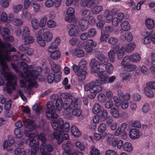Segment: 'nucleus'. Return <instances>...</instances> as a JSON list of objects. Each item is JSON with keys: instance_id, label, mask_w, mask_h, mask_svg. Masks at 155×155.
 Returning a JSON list of instances; mask_svg holds the SVG:
<instances>
[{"instance_id": "f257e3e1", "label": "nucleus", "mask_w": 155, "mask_h": 155, "mask_svg": "<svg viewBox=\"0 0 155 155\" xmlns=\"http://www.w3.org/2000/svg\"><path fill=\"white\" fill-rule=\"evenodd\" d=\"M11 66L15 71L16 72L19 71L18 67L21 66L23 68V71L24 74L21 73V75L23 79L28 82V87L29 89H31L33 87H37L38 84L36 80L38 78L42 71V69L40 66H38L35 70H32L34 67L32 65L28 66L24 62L18 63L17 66L14 63H12Z\"/></svg>"}, {"instance_id": "f03ea898", "label": "nucleus", "mask_w": 155, "mask_h": 155, "mask_svg": "<svg viewBox=\"0 0 155 155\" xmlns=\"http://www.w3.org/2000/svg\"><path fill=\"white\" fill-rule=\"evenodd\" d=\"M96 57L98 59L100 63L93 58L91 60L90 65L91 68V72L97 75L99 78L97 82L101 84L106 83L107 59L104 55L101 54L96 55Z\"/></svg>"}, {"instance_id": "7ed1b4c3", "label": "nucleus", "mask_w": 155, "mask_h": 155, "mask_svg": "<svg viewBox=\"0 0 155 155\" xmlns=\"http://www.w3.org/2000/svg\"><path fill=\"white\" fill-rule=\"evenodd\" d=\"M70 94L65 93L62 94V96L65 99L64 104V114L68 115L70 114L76 116H79L81 114L80 109L81 101L78 98L76 99L73 97L71 96Z\"/></svg>"}, {"instance_id": "20e7f679", "label": "nucleus", "mask_w": 155, "mask_h": 155, "mask_svg": "<svg viewBox=\"0 0 155 155\" xmlns=\"http://www.w3.org/2000/svg\"><path fill=\"white\" fill-rule=\"evenodd\" d=\"M51 125L53 129L58 131L59 134L57 132H54L53 136L54 138L58 140V143L61 144L63 141L61 135L64 132H68L70 129V124L68 123L65 122L61 118H59L57 121L54 120L51 122Z\"/></svg>"}, {"instance_id": "39448f33", "label": "nucleus", "mask_w": 155, "mask_h": 155, "mask_svg": "<svg viewBox=\"0 0 155 155\" xmlns=\"http://www.w3.org/2000/svg\"><path fill=\"white\" fill-rule=\"evenodd\" d=\"M97 80V82L91 81L86 84L84 87V90L86 91H89L90 92L92 93V94H89L88 97L91 99L94 98L97 93L101 91L102 89L101 86L98 84V83ZM100 84V83H99Z\"/></svg>"}, {"instance_id": "423d86ee", "label": "nucleus", "mask_w": 155, "mask_h": 155, "mask_svg": "<svg viewBox=\"0 0 155 155\" xmlns=\"http://www.w3.org/2000/svg\"><path fill=\"white\" fill-rule=\"evenodd\" d=\"M48 110L46 113V116L49 119L56 118L58 117V115L55 113V109L53 103L48 101L47 105Z\"/></svg>"}, {"instance_id": "0eeeda50", "label": "nucleus", "mask_w": 155, "mask_h": 155, "mask_svg": "<svg viewBox=\"0 0 155 155\" xmlns=\"http://www.w3.org/2000/svg\"><path fill=\"white\" fill-rule=\"evenodd\" d=\"M38 32L41 36L42 35L44 39L47 42L51 41L53 38L52 33L47 28H41L39 30Z\"/></svg>"}, {"instance_id": "6e6552de", "label": "nucleus", "mask_w": 155, "mask_h": 155, "mask_svg": "<svg viewBox=\"0 0 155 155\" xmlns=\"http://www.w3.org/2000/svg\"><path fill=\"white\" fill-rule=\"evenodd\" d=\"M127 58H124L122 61L121 64L123 66L124 69L126 71H132L136 68V66L134 64H128L127 63Z\"/></svg>"}, {"instance_id": "1a4fd4ad", "label": "nucleus", "mask_w": 155, "mask_h": 155, "mask_svg": "<svg viewBox=\"0 0 155 155\" xmlns=\"http://www.w3.org/2000/svg\"><path fill=\"white\" fill-rule=\"evenodd\" d=\"M75 12V9L73 8L69 7L66 12L67 16L65 18V21L68 22L74 21L75 19L74 15Z\"/></svg>"}, {"instance_id": "9d476101", "label": "nucleus", "mask_w": 155, "mask_h": 155, "mask_svg": "<svg viewBox=\"0 0 155 155\" xmlns=\"http://www.w3.org/2000/svg\"><path fill=\"white\" fill-rule=\"evenodd\" d=\"M67 28H70V29L68 31V34L70 36L77 37L79 35L80 31L77 26L69 25L67 26Z\"/></svg>"}, {"instance_id": "9b49d317", "label": "nucleus", "mask_w": 155, "mask_h": 155, "mask_svg": "<svg viewBox=\"0 0 155 155\" xmlns=\"http://www.w3.org/2000/svg\"><path fill=\"white\" fill-rule=\"evenodd\" d=\"M97 43L92 39L87 40L84 47L85 50L88 53H91L93 49V47H95L97 46Z\"/></svg>"}, {"instance_id": "f8f14e48", "label": "nucleus", "mask_w": 155, "mask_h": 155, "mask_svg": "<svg viewBox=\"0 0 155 155\" xmlns=\"http://www.w3.org/2000/svg\"><path fill=\"white\" fill-rule=\"evenodd\" d=\"M73 144L70 141H68L62 144V147L64 150L63 155H71L70 154V149L72 147Z\"/></svg>"}, {"instance_id": "ddd939ff", "label": "nucleus", "mask_w": 155, "mask_h": 155, "mask_svg": "<svg viewBox=\"0 0 155 155\" xmlns=\"http://www.w3.org/2000/svg\"><path fill=\"white\" fill-rule=\"evenodd\" d=\"M12 16V14H9L8 17L7 14L5 12H2L0 13V23L2 22L4 23H10L11 20L9 18H11Z\"/></svg>"}, {"instance_id": "4468645a", "label": "nucleus", "mask_w": 155, "mask_h": 155, "mask_svg": "<svg viewBox=\"0 0 155 155\" xmlns=\"http://www.w3.org/2000/svg\"><path fill=\"white\" fill-rule=\"evenodd\" d=\"M70 53L73 55L79 58L83 57L85 54L84 51L80 48L72 49L70 51Z\"/></svg>"}, {"instance_id": "2eb2a0df", "label": "nucleus", "mask_w": 155, "mask_h": 155, "mask_svg": "<svg viewBox=\"0 0 155 155\" xmlns=\"http://www.w3.org/2000/svg\"><path fill=\"white\" fill-rule=\"evenodd\" d=\"M25 134L26 136H29V139L30 141L29 146L31 147L35 145L36 142V141L34 138L36 136V135H37V133L35 134L32 133L29 135V132L25 131Z\"/></svg>"}, {"instance_id": "dca6fc26", "label": "nucleus", "mask_w": 155, "mask_h": 155, "mask_svg": "<svg viewBox=\"0 0 155 155\" xmlns=\"http://www.w3.org/2000/svg\"><path fill=\"white\" fill-rule=\"evenodd\" d=\"M89 24L86 20H80L79 22V28L82 31L86 30L88 28Z\"/></svg>"}, {"instance_id": "f3484780", "label": "nucleus", "mask_w": 155, "mask_h": 155, "mask_svg": "<svg viewBox=\"0 0 155 155\" xmlns=\"http://www.w3.org/2000/svg\"><path fill=\"white\" fill-rule=\"evenodd\" d=\"M129 136L132 139L139 138L140 137L139 130L135 128L132 129L130 131Z\"/></svg>"}, {"instance_id": "a211bd4d", "label": "nucleus", "mask_w": 155, "mask_h": 155, "mask_svg": "<svg viewBox=\"0 0 155 155\" xmlns=\"http://www.w3.org/2000/svg\"><path fill=\"white\" fill-rule=\"evenodd\" d=\"M35 37L37 43L39 45L42 47H44L46 45L45 41L38 32L35 35Z\"/></svg>"}, {"instance_id": "6ab92c4d", "label": "nucleus", "mask_w": 155, "mask_h": 155, "mask_svg": "<svg viewBox=\"0 0 155 155\" xmlns=\"http://www.w3.org/2000/svg\"><path fill=\"white\" fill-rule=\"evenodd\" d=\"M124 58H127V60L128 59L132 62H137L140 59V57L137 53H134L130 56H126Z\"/></svg>"}, {"instance_id": "aec40b11", "label": "nucleus", "mask_w": 155, "mask_h": 155, "mask_svg": "<svg viewBox=\"0 0 155 155\" xmlns=\"http://www.w3.org/2000/svg\"><path fill=\"white\" fill-rule=\"evenodd\" d=\"M114 135L109 134H107V144L112 145L114 147L116 146V142Z\"/></svg>"}, {"instance_id": "412c9836", "label": "nucleus", "mask_w": 155, "mask_h": 155, "mask_svg": "<svg viewBox=\"0 0 155 155\" xmlns=\"http://www.w3.org/2000/svg\"><path fill=\"white\" fill-rule=\"evenodd\" d=\"M71 130L72 134L75 137H78L81 135V131L75 126H72L71 128Z\"/></svg>"}, {"instance_id": "4be33fe9", "label": "nucleus", "mask_w": 155, "mask_h": 155, "mask_svg": "<svg viewBox=\"0 0 155 155\" xmlns=\"http://www.w3.org/2000/svg\"><path fill=\"white\" fill-rule=\"evenodd\" d=\"M30 152L29 149L25 150L23 149L18 148H17L15 151V155H26L28 154Z\"/></svg>"}, {"instance_id": "5701e85b", "label": "nucleus", "mask_w": 155, "mask_h": 155, "mask_svg": "<svg viewBox=\"0 0 155 155\" xmlns=\"http://www.w3.org/2000/svg\"><path fill=\"white\" fill-rule=\"evenodd\" d=\"M50 57L53 60H57L61 57V53L58 50L50 52Z\"/></svg>"}, {"instance_id": "b1692460", "label": "nucleus", "mask_w": 155, "mask_h": 155, "mask_svg": "<svg viewBox=\"0 0 155 155\" xmlns=\"http://www.w3.org/2000/svg\"><path fill=\"white\" fill-rule=\"evenodd\" d=\"M25 45L31 44L33 43L35 40L34 37L29 35L22 38Z\"/></svg>"}, {"instance_id": "393cba45", "label": "nucleus", "mask_w": 155, "mask_h": 155, "mask_svg": "<svg viewBox=\"0 0 155 155\" xmlns=\"http://www.w3.org/2000/svg\"><path fill=\"white\" fill-rule=\"evenodd\" d=\"M65 100L64 101H65ZM64 101L63 103V101L61 98L58 99L56 102L55 105L57 110L59 111H61L62 108H64Z\"/></svg>"}, {"instance_id": "a878e982", "label": "nucleus", "mask_w": 155, "mask_h": 155, "mask_svg": "<svg viewBox=\"0 0 155 155\" xmlns=\"http://www.w3.org/2000/svg\"><path fill=\"white\" fill-rule=\"evenodd\" d=\"M86 71L84 70L81 69L79 70L77 74L79 80L80 81L84 80L86 78Z\"/></svg>"}, {"instance_id": "bb28decb", "label": "nucleus", "mask_w": 155, "mask_h": 155, "mask_svg": "<svg viewBox=\"0 0 155 155\" xmlns=\"http://www.w3.org/2000/svg\"><path fill=\"white\" fill-rule=\"evenodd\" d=\"M145 24L147 27L149 29H152L153 28L155 25L154 20L151 18L146 19Z\"/></svg>"}, {"instance_id": "cd10ccee", "label": "nucleus", "mask_w": 155, "mask_h": 155, "mask_svg": "<svg viewBox=\"0 0 155 155\" xmlns=\"http://www.w3.org/2000/svg\"><path fill=\"white\" fill-rule=\"evenodd\" d=\"M123 148L124 151L127 152H130L133 150L132 144L129 142H125L123 145Z\"/></svg>"}, {"instance_id": "c85d7f7f", "label": "nucleus", "mask_w": 155, "mask_h": 155, "mask_svg": "<svg viewBox=\"0 0 155 155\" xmlns=\"http://www.w3.org/2000/svg\"><path fill=\"white\" fill-rule=\"evenodd\" d=\"M110 19H111L112 24L113 25L115 26H117L118 25L119 21L117 18L114 17L113 18L112 15H107V22H110Z\"/></svg>"}, {"instance_id": "c756f323", "label": "nucleus", "mask_w": 155, "mask_h": 155, "mask_svg": "<svg viewBox=\"0 0 155 155\" xmlns=\"http://www.w3.org/2000/svg\"><path fill=\"white\" fill-rule=\"evenodd\" d=\"M31 24L33 29L37 30L39 27V23L38 20L36 18H32L31 20Z\"/></svg>"}, {"instance_id": "7c9ffc66", "label": "nucleus", "mask_w": 155, "mask_h": 155, "mask_svg": "<svg viewBox=\"0 0 155 155\" xmlns=\"http://www.w3.org/2000/svg\"><path fill=\"white\" fill-rule=\"evenodd\" d=\"M92 0H81L80 5L82 7H86L90 8L91 7Z\"/></svg>"}, {"instance_id": "2f4dec72", "label": "nucleus", "mask_w": 155, "mask_h": 155, "mask_svg": "<svg viewBox=\"0 0 155 155\" xmlns=\"http://www.w3.org/2000/svg\"><path fill=\"white\" fill-rule=\"evenodd\" d=\"M21 16L22 18L28 20H30L32 17L31 15L26 10H22Z\"/></svg>"}, {"instance_id": "473e14b6", "label": "nucleus", "mask_w": 155, "mask_h": 155, "mask_svg": "<svg viewBox=\"0 0 155 155\" xmlns=\"http://www.w3.org/2000/svg\"><path fill=\"white\" fill-rule=\"evenodd\" d=\"M92 111L93 113L96 114L102 111V109L99 104L95 103L93 107Z\"/></svg>"}, {"instance_id": "72a5a7b5", "label": "nucleus", "mask_w": 155, "mask_h": 155, "mask_svg": "<svg viewBox=\"0 0 155 155\" xmlns=\"http://www.w3.org/2000/svg\"><path fill=\"white\" fill-rule=\"evenodd\" d=\"M120 76L122 78L123 81L128 80L132 76V74L128 72H123L120 74Z\"/></svg>"}, {"instance_id": "f704fd0d", "label": "nucleus", "mask_w": 155, "mask_h": 155, "mask_svg": "<svg viewBox=\"0 0 155 155\" xmlns=\"http://www.w3.org/2000/svg\"><path fill=\"white\" fill-rule=\"evenodd\" d=\"M135 47V44L133 43H130L124 48V50L128 53H130L132 51Z\"/></svg>"}, {"instance_id": "c9c22d12", "label": "nucleus", "mask_w": 155, "mask_h": 155, "mask_svg": "<svg viewBox=\"0 0 155 155\" xmlns=\"http://www.w3.org/2000/svg\"><path fill=\"white\" fill-rule=\"evenodd\" d=\"M91 15V11L88 9L82 10L81 12L82 20H86Z\"/></svg>"}, {"instance_id": "e433bc0d", "label": "nucleus", "mask_w": 155, "mask_h": 155, "mask_svg": "<svg viewBox=\"0 0 155 155\" xmlns=\"http://www.w3.org/2000/svg\"><path fill=\"white\" fill-rule=\"evenodd\" d=\"M122 29L124 31L129 30L130 28V26L127 21H125L122 22L120 24Z\"/></svg>"}, {"instance_id": "4c0bfd02", "label": "nucleus", "mask_w": 155, "mask_h": 155, "mask_svg": "<svg viewBox=\"0 0 155 155\" xmlns=\"http://www.w3.org/2000/svg\"><path fill=\"white\" fill-rule=\"evenodd\" d=\"M103 9V7L102 6H96L91 9V12L93 14H97L102 11Z\"/></svg>"}, {"instance_id": "58836bf2", "label": "nucleus", "mask_w": 155, "mask_h": 155, "mask_svg": "<svg viewBox=\"0 0 155 155\" xmlns=\"http://www.w3.org/2000/svg\"><path fill=\"white\" fill-rule=\"evenodd\" d=\"M3 148L7 151H11L13 148V146L11 145L8 142L7 140H5L3 144Z\"/></svg>"}, {"instance_id": "ea45409f", "label": "nucleus", "mask_w": 155, "mask_h": 155, "mask_svg": "<svg viewBox=\"0 0 155 155\" xmlns=\"http://www.w3.org/2000/svg\"><path fill=\"white\" fill-rule=\"evenodd\" d=\"M47 18L46 16H44L40 20L39 23V26L41 28L45 27L46 25L47 22Z\"/></svg>"}, {"instance_id": "a19ab883", "label": "nucleus", "mask_w": 155, "mask_h": 155, "mask_svg": "<svg viewBox=\"0 0 155 155\" xmlns=\"http://www.w3.org/2000/svg\"><path fill=\"white\" fill-rule=\"evenodd\" d=\"M23 21L21 18H15L13 19L12 23L15 26H19L23 24Z\"/></svg>"}, {"instance_id": "79ce46f5", "label": "nucleus", "mask_w": 155, "mask_h": 155, "mask_svg": "<svg viewBox=\"0 0 155 155\" xmlns=\"http://www.w3.org/2000/svg\"><path fill=\"white\" fill-rule=\"evenodd\" d=\"M110 112L111 115L114 117L117 118L119 116L118 111L114 107L110 109Z\"/></svg>"}, {"instance_id": "37998d69", "label": "nucleus", "mask_w": 155, "mask_h": 155, "mask_svg": "<svg viewBox=\"0 0 155 155\" xmlns=\"http://www.w3.org/2000/svg\"><path fill=\"white\" fill-rule=\"evenodd\" d=\"M10 32V30L6 27L3 28L2 31L0 32V34L2 36L4 39H5L6 35H8Z\"/></svg>"}, {"instance_id": "c03bdc74", "label": "nucleus", "mask_w": 155, "mask_h": 155, "mask_svg": "<svg viewBox=\"0 0 155 155\" xmlns=\"http://www.w3.org/2000/svg\"><path fill=\"white\" fill-rule=\"evenodd\" d=\"M97 33L96 29L94 28H91L89 30L87 33L90 38H93L96 35Z\"/></svg>"}, {"instance_id": "a18cd8bd", "label": "nucleus", "mask_w": 155, "mask_h": 155, "mask_svg": "<svg viewBox=\"0 0 155 155\" xmlns=\"http://www.w3.org/2000/svg\"><path fill=\"white\" fill-rule=\"evenodd\" d=\"M100 40L102 42H106L107 41V30L106 28L101 30Z\"/></svg>"}, {"instance_id": "49530a36", "label": "nucleus", "mask_w": 155, "mask_h": 155, "mask_svg": "<svg viewBox=\"0 0 155 155\" xmlns=\"http://www.w3.org/2000/svg\"><path fill=\"white\" fill-rule=\"evenodd\" d=\"M30 34V31L29 28L26 26H25L23 28L22 38Z\"/></svg>"}, {"instance_id": "de8ad7c7", "label": "nucleus", "mask_w": 155, "mask_h": 155, "mask_svg": "<svg viewBox=\"0 0 155 155\" xmlns=\"http://www.w3.org/2000/svg\"><path fill=\"white\" fill-rule=\"evenodd\" d=\"M22 8L23 6L22 5L18 4L13 6V10L15 13H18L21 11Z\"/></svg>"}, {"instance_id": "09e8293b", "label": "nucleus", "mask_w": 155, "mask_h": 155, "mask_svg": "<svg viewBox=\"0 0 155 155\" xmlns=\"http://www.w3.org/2000/svg\"><path fill=\"white\" fill-rule=\"evenodd\" d=\"M56 25V22L52 19L49 20L47 22V26L49 28H54Z\"/></svg>"}, {"instance_id": "8fccbe9b", "label": "nucleus", "mask_w": 155, "mask_h": 155, "mask_svg": "<svg viewBox=\"0 0 155 155\" xmlns=\"http://www.w3.org/2000/svg\"><path fill=\"white\" fill-rule=\"evenodd\" d=\"M31 6L33 8L34 12H38L40 8V5L35 2H31Z\"/></svg>"}, {"instance_id": "3c124183", "label": "nucleus", "mask_w": 155, "mask_h": 155, "mask_svg": "<svg viewBox=\"0 0 155 155\" xmlns=\"http://www.w3.org/2000/svg\"><path fill=\"white\" fill-rule=\"evenodd\" d=\"M79 2V0H66L65 5L67 6H69L72 4L76 5Z\"/></svg>"}, {"instance_id": "603ef678", "label": "nucleus", "mask_w": 155, "mask_h": 155, "mask_svg": "<svg viewBox=\"0 0 155 155\" xmlns=\"http://www.w3.org/2000/svg\"><path fill=\"white\" fill-rule=\"evenodd\" d=\"M144 91L146 95L149 97H152L153 96V93L152 91L148 87H145Z\"/></svg>"}, {"instance_id": "864d4df0", "label": "nucleus", "mask_w": 155, "mask_h": 155, "mask_svg": "<svg viewBox=\"0 0 155 155\" xmlns=\"http://www.w3.org/2000/svg\"><path fill=\"white\" fill-rule=\"evenodd\" d=\"M51 65V69L54 71V73H56L59 71H61L60 70V66L54 63H52Z\"/></svg>"}, {"instance_id": "5fc2aeb1", "label": "nucleus", "mask_w": 155, "mask_h": 155, "mask_svg": "<svg viewBox=\"0 0 155 155\" xmlns=\"http://www.w3.org/2000/svg\"><path fill=\"white\" fill-rule=\"evenodd\" d=\"M0 5L3 8H7L9 6V1L8 0H0Z\"/></svg>"}, {"instance_id": "6e6d98bb", "label": "nucleus", "mask_w": 155, "mask_h": 155, "mask_svg": "<svg viewBox=\"0 0 155 155\" xmlns=\"http://www.w3.org/2000/svg\"><path fill=\"white\" fill-rule=\"evenodd\" d=\"M100 151L94 146H91L90 151L91 155H99Z\"/></svg>"}, {"instance_id": "4d7b16f0", "label": "nucleus", "mask_w": 155, "mask_h": 155, "mask_svg": "<svg viewBox=\"0 0 155 155\" xmlns=\"http://www.w3.org/2000/svg\"><path fill=\"white\" fill-rule=\"evenodd\" d=\"M38 138L41 141L42 144L41 145H43L44 146L46 140L45 134L43 133H41L38 135Z\"/></svg>"}, {"instance_id": "13d9d810", "label": "nucleus", "mask_w": 155, "mask_h": 155, "mask_svg": "<svg viewBox=\"0 0 155 155\" xmlns=\"http://www.w3.org/2000/svg\"><path fill=\"white\" fill-rule=\"evenodd\" d=\"M106 128L107 127L105 124L104 123L101 124L98 127V131L100 133H104L106 130Z\"/></svg>"}, {"instance_id": "bf43d9fd", "label": "nucleus", "mask_w": 155, "mask_h": 155, "mask_svg": "<svg viewBox=\"0 0 155 155\" xmlns=\"http://www.w3.org/2000/svg\"><path fill=\"white\" fill-rule=\"evenodd\" d=\"M98 99L99 101L103 102L105 101L106 99L105 95L102 93H99L98 96Z\"/></svg>"}, {"instance_id": "052dcab7", "label": "nucleus", "mask_w": 155, "mask_h": 155, "mask_svg": "<svg viewBox=\"0 0 155 155\" xmlns=\"http://www.w3.org/2000/svg\"><path fill=\"white\" fill-rule=\"evenodd\" d=\"M124 48L122 47L120 48L117 54V58L119 60H120L123 57L124 54Z\"/></svg>"}, {"instance_id": "680f3d73", "label": "nucleus", "mask_w": 155, "mask_h": 155, "mask_svg": "<svg viewBox=\"0 0 155 155\" xmlns=\"http://www.w3.org/2000/svg\"><path fill=\"white\" fill-rule=\"evenodd\" d=\"M23 121L25 126L27 128H28L29 126H31L33 124V121L28 119L26 120H23Z\"/></svg>"}, {"instance_id": "e2e57ef3", "label": "nucleus", "mask_w": 155, "mask_h": 155, "mask_svg": "<svg viewBox=\"0 0 155 155\" xmlns=\"http://www.w3.org/2000/svg\"><path fill=\"white\" fill-rule=\"evenodd\" d=\"M54 74L52 73L49 74L48 75L47 80L48 83H52L55 81Z\"/></svg>"}, {"instance_id": "0e129e2a", "label": "nucleus", "mask_w": 155, "mask_h": 155, "mask_svg": "<svg viewBox=\"0 0 155 155\" xmlns=\"http://www.w3.org/2000/svg\"><path fill=\"white\" fill-rule=\"evenodd\" d=\"M114 51L113 50H110L108 53V57L110 60L111 62H114Z\"/></svg>"}, {"instance_id": "69168bd1", "label": "nucleus", "mask_w": 155, "mask_h": 155, "mask_svg": "<svg viewBox=\"0 0 155 155\" xmlns=\"http://www.w3.org/2000/svg\"><path fill=\"white\" fill-rule=\"evenodd\" d=\"M87 62L84 59H82L78 64V67L81 69L84 68L85 67Z\"/></svg>"}, {"instance_id": "338daca9", "label": "nucleus", "mask_w": 155, "mask_h": 155, "mask_svg": "<svg viewBox=\"0 0 155 155\" xmlns=\"http://www.w3.org/2000/svg\"><path fill=\"white\" fill-rule=\"evenodd\" d=\"M125 38L127 41L130 42L132 40L133 36L130 32H128L125 33Z\"/></svg>"}, {"instance_id": "774afa93", "label": "nucleus", "mask_w": 155, "mask_h": 155, "mask_svg": "<svg viewBox=\"0 0 155 155\" xmlns=\"http://www.w3.org/2000/svg\"><path fill=\"white\" fill-rule=\"evenodd\" d=\"M118 41V39L114 37H110L108 40V43L113 45L116 44Z\"/></svg>"}]
</instances>
